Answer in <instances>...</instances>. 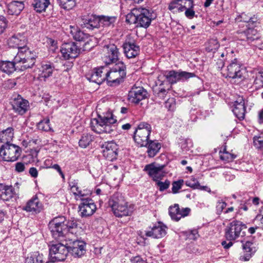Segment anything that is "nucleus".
Segmentation results:
<instances>
[{
  "instance_id": "393cba45",
  "label": "nucleus",
  "mask_w": 263,
  "mask_h": 263,
  "mask_svg": "<svg viewBox=\"0 0 263 263\" xmlns=\"http://www.w3.org/2000/svg\"><path fill=\"white\" fill-rule=\"evenodd\" d=\"M242 249L244 251V255L240 257V259L248 261L256 251V244L251 241H246L242 245Z\"/></svg>"
},
{
  "instance_id": "9d476101",
  "label": "nucleus",
  "mask_w": 263,
  "mask_h": 263,
  "mask_svg": "<svg viewBox=\"0 0 263 263\" xmlns=\"http://www.w3.org/2000/svg\"><path fill=\"white\" fill-rule=\"evenodd\" d=\"M70 32L74 40L79 42H84V47L85 49H89L93 47V45L90 44L93 38L80 30L78 27L70 26Z\"/></svg>"
},
{
  "instance_id": "20e7f679",
  "label": "nucleus",
  "mask_w": 263,
  "mask_h": 263,
  "mask_svg": "<svg viewBox=\"0 0 263 263\" xmlns=\"http://www.w3.org/2000/svg\"><path fill=\"white\" fill-rule=\"evenodd\" d=\"M35 53L25 47L21 48L14 57V61L18 69L24 70L32 67L35 63Z\"/></svg>"
},
{
  "instance_id": "58836bf2",
  "label": "nucleus",
  "mask_w": 263,
  "mask_h": 263,
  "mask_svg": "<svg viewBox=\"0 0 263 263\" xmlns=\"http://www.w3.org/2000/svg\"><path fill=\"white\" fill-rule=\"evenodd\" d=\"M185 184L186 186L193 189L206 190V189L208 188L206 186L200 185L197 179L193 176H191L190 179L186 180Z\"/></svg>"
},
{
  "instance_id": "e2e57ef3",
  "label": "nucleus",
  "mask_w": 263,
  "mask_h": 263,
  "mask_svg": "<svg viewBox=\"0 0 263 263\" xmlns=\"http://www.w3.org/2000/svg\"><path fill=\"white\" fill-rule=\"evenodd\" d=\"M7 27V21L6 18L4 16L0 15V34L4 32Z\"/></svg>"
},
{
  "instance_id": "4c0bfd02",
  "label": "nucleus",
  "mask_w": 263,
  "mask_h": 263,
  "mask_svg": "<svg viewBox=\"0 0 263 263\" xmlns=\"http://www.w3.org/2000/svg\"><path fill=\"white\" fill-rule=\"evenodd\" d=\"M43 256L38 252H34L26 258L25 263H43Z\"/></svg>"
},
{
  "instance_id": "1a4fd4ad",
  "label": "nucleus",
  "mask_w": 263,
  "mask_h": 263,
  "mask_svg": "<svg viewBox=\"0 0 263 263\" xmlns=\"http://www.w3.org/2000/svg\"><path fill=\"white\" fill-rule=\"evenodd\" d=\"M69 250L65 245L61 243L52 244L49 248V256L51 261H63L65 260Z\"/></svg>"
},
{
  "instance_id": "5701e85b",
  "label": "nucleus",
  "mask_w": 263,
  "mask_h": 263,
  "mask_svg": "<svg viewBox=\"0 0 263 263\" xmlns=\"http://www.w3.org/2000/svg\"><path fill=\"white\" fill-rule=\"evenodd\" d=\"M232 111L234 115L239 120L245 118L246 113V107L245 101L242 97H239L235 101Z\"/></svg>"
},
{
  "instance_id": "2f4dec72",
  "label": "nucleus",
  "mask_w": 263,
  "mask_h": 263,
  "mask_svg": "<svg viewBox=\"0 0 263 263\" xmlns=\"http://www.w3.org/2000/svg\"><path fill=\"white\" fill-rule=\"evenodd\" d=\"M147 153L149 157H154L159 151L161 144L157 140H149Z\"/></svg>"
},
{
  "instance_id": "423d86ee",
  "label": "nucleus",
  "mask_w": 263,
  "mask_h": 263,
  "mask_svg": "<svg viewBox=\"0 0 263 263\" xmlns=\"http://www.w3.org/2000/svg\"><path fill=\"white\" fill-rule=\"evenodd\" d=\"M246 228V226L241 221L236 220H234L230 222L226 228L225 237L228 240H235L245 235L243 230Z\"/></svg>"
},
{
  "instance_id": "774afa93",
  "label": "nucleus",
  "mask_w": 263,
  "mask_h": 263,
  "mask_svg": "<svg viewBox=\"0 0 263 263\" xmlns=\"http://www.w3.org/2000/svg\"><path fill=\"white\" fill-rule=\"evenodd\" d=\"M131 263H145L144 260L139 256L132 257L130 259Z\"/></svg>"
},
{
  "instance_id": "a19ab883",
  "label": "nucleus",
  "mask_w": 263,
  "mask_h": 263,
  "mask_svg": "<svg viewBox=\"0 0 263 263\" xmlns=\"http://www.w3.org/2000/svg\"><path fill=\"white\" fill-rule=\"evenodd\" d=\"M61 8L69 10L76 6V0H57Z\"/></svg>"
},
{
  "instance_id": "3c124183",
  "label": "nucleus",
  "mask_w": 263,
  "mask_h": 263,
  "mask_svg": "<svg viewBox=\"0 0 263 263\" xmlns=\"http://www.w3.org/2000/svg\"><path fill=\"white\" fill-rule=\"evenodd\" d=\"M49 123V119H45L39 123L37 125V127L40 130H42L46 132L49 131L51 129Z\"/></svg>"
},
{
  "instance_id": "13d9d810",
  "label": "nucleus",
  "mask_w": 263,
  "mask_h": 263,
  "mask_svg": "<svg viewBox=\"0 0 263 263\" xmlns=\"http://www.w3.org/2000/svg\"><path fill=\"white\" fill-rule=\"evenodd\" d=\"M179 2L183 11L187 8L194 7L193 2L192 0H179Z\"/></svg>"
},
{
  "instance_id": "f8f14e48",
  "label": "nucleus",
  "mask_w": 263,
  "mask_h": 263,
  "mask_svg": "<svg viewBox=\"0 0 263 263\" xmlns=\"http://www.w3.org/2000/svg\"><path fill=\"white\" fill-rule=\"evenodd\" d=\"M164 167L163 165L152 163L146 165L144 171L147 172L154 181L156 182L158 180H161L164 177Z\"/></svg>"
},
{
  "instance_id": "72a5a7b5",
  "label": "nucleus",
  "mask_w": 263,
  "mask_h": 263,
  "mask_svg": "<svg viewBox=\"0 0 263 263\" xmlns=\"http://www.w3.org/2000/svg\"><path fill=\"white\" fill-rule=\"evenodd\" d=\"M21 36H20V37L16 35L12 36L8 41L9 46L12 48H17L18 50L21 48L25 47V41L21 39Z\"/></svg>"
},
{
  "instance_id": "052dcab7",
  "label": "nucleus",
  "mask_w": 263,
  "mask_h": 263,
  "mask_svg": "<svg viewBox=\"0 0 263 263\" xmlns=\"http://www.w3.org/2000/svg\"><path fill=\"white\" fill-rule=\"evenodd\" d=\"M165 107L169 110H174L176 107V103L174 98H170L165 102Z\"/></svg>"
},
{
  "instance_id": "49530a36",
  "label": "nucleus",
  "mask_w": 263,
  "mask_h": 263,
  "mask_svg": "<svg viewBox=\"0 0 263 263\" xmlns=\"http://www.w3.org/2000/svg\"><path fill=\"white\" fill-rule=\"evenodd\" d=\"M168 9L174 13L183 11L179 0H176L171 3L169 5Z\"/></svg>"
},
{
  "instance_id": "c9c22d12",
  "label": "nucleus",
  "mask_w": 263,
  "mask_h": 263,
  "mask_svg": "<svg viewBox=\"0 0 263 263\" xmlns=\"http://www.w3.org/2000/svg\"><path fill=\"white\" fill-rule=\"evenodd\" d=\"M50 4L49 0H34L32 5L37 12L45 11Z\"/></svg>"
},
{
  "instance_id": "7c9ffc66",
  "label": "nucleus",
  "mask_w": 263,
  "mask_h": 263,
  "mask_svg": "<svg viewBox=\"0 0 263 263\" xmlns=\"http://www.w3.org/2000/svg\"><path fill=\"white\" fill-rule=\"evenodd\" d=\"M18 69L16 63L13 60V62L3 61L0 63V71L10 74Z\"/></svg>"
},
{
  "instance_id": "2eb2a0df",
  "label": "nucleus",
  "mask_w": 263,
  "mask_h": 263,
  "mask_svg": "<svg viewBox=\"0 0 263 263\" xmlns=\"http://www.w3.org/2000/svg\"><path fill=\"white\" fill-rule=\"evenodd\" d=\"M117 122V120L114 118V116L111 112H107L106 115L102 116V125L101 129H98L99 134L110 133L114 130L115 126L114 125Z\"/></svg>"
},
{
  "instance_id": "ea45409f",
  "label": "nucleus",
  "mask_w": 263,
  "mask_h": 263,
  "mask_svg": "<svg viewBox=\"0 0 263 263\" xmlns=\"http://www.w3.org/2000/svg\"><path fill=\"white\" fill-rule=\"evenodd\" d=\"M103 51L109 52V54H112V59H118L119 51L117 47L114 44H109L104 46Z\"/></svg>"
},
{
  "instance_id": "473e14b6",
  "label": "nucleus",
  "mask_w": 263,
  "mask_h": 263,
  "mask_svg": "<svg viewBox=\"0 0 263 263\" xmlns=\"http://www.w3.org/2000/svg\"><path fill=\"white\" fill-rule=\"evenodd\" d=\"M84 25L85 27L91 30L99 28L100 27V18L91 15L84 20Z\"/></svg>"
},
{
  "instance_id": "a18cd8bd",
  "label": "nucleus",
  "mask_w": 263,
  "mask_h": 263,
  "mask_svg": "<svg viewBox=\"0 0 263 263\" xmlns=\"http://www.w3.org/2000/svg\"><path fill=\"white\" fill-rule=\"evenodd\" d=\"M92 141V137L91 135L88 134H83L79 140V145L83 148H86Z\"/></svg>"
},
{
  "instance_id": "f03ea898",
  "label": "nucleus",
  "mask_w": 263,
  "mask_h": 263,
  "mask_svg": "<svg viewBox=\"0 0 263 263\" xmlns=\"http://www.w3.org/2000/svg\"><path fill=\"white\" fill-rule=\"evenodd\" d=\"M108 204L115 215L118 217L130 216L134 210V205L129 204L122 194L119 193L112 195Z\"/></svg>"
},
{
  "instance_id": "0eeeda50",
  "label": "nucleus",
  "mask_w": 263,
  "mask_h": 263,
  "mask_svg": "<svg viewBox=\"0 0 263 263\" xmlns=\"http://www.w3.org/2000/svg\"><path fill=\"white\" fill-rule=\"evenodd\" d=\"M65 217L60 216L54 218L48 224L49 229L53 237L55 239L60 240L66 235V228L65 226Z\"/></svg>"
},
{
  "instance_id": "6e6552de",
  "label": "nucleus",
  "mask_w": 263,
  "mask_h": 263,
  "mask_svg": "<svg viewBox=\"0 0 263 263\" xmlns=\"http://www.w3.org/2000/svg\"><path fill=\"white\" fill-rule=\"evenodd\" d=\"M22 153L21 148L14 144H3L0 147V157L4 161H15Z\"/></svg>"
},
{
  "instance_id": "9b49d317",
  "label": "nucleus",
  "mask_w": 263,
  "mask_h": 263,
  "mask_svg": "<svg viewBox=\"0 0 263 263\" xmlns=\"http://www.w3.org/2000/svg\"><path fill=\"white\" fill-rule=\"evenodd\" d=\"M147 95V90L143 87L134 86L128 92V100L132 103L138 104L140 101L145 99Z\"/></svg>"
},
{
  "instance_id": "cd10ccee",
  "label": "nucleus",
  "mask_w": 263,
  "mask_h": 263,
  "mask_svg": "<svg viewBox=\"0 0 263 263\" xmlns=\"http://www.w3.org/2000/svg\"><path fill=\"white\" fill-rule=\"evenodd\" d=\"M24 8L23 1H14L7 5V13L10 15H18Z\"/></svg>"
},
{
  "instance_id": "864d4df0",
  "label": "nucleus",
  "mask_w": 263,
  "mask_h": 263,
  "mask_svg": "<svg viewBox=\"0 0 263 263\" xmlns=\"http://www.w3.org/2000/svg\"><path fill=\"white\" fill-rule=\"evenodd\" d=\"M253 144L257 148H263V134L254 137Z\"/></svg>"
},
{
  "instance_id": "603ef678",
  "label": "nucleus",
  "mask_w": 263,
  "mask_h": 263,
  "mask_svg": "<svg viewBox=\"0 0 263 263\" xmlns=\"http://www.w3.org/2000/svg\"><path fill=\"white\" fill-rule=\"evenodd\" d=\"M156 182V185L158 187L160 192H163L167 189L170 185V181L168 180H165V181H161V180H158Z\"/></svg>"
},
{
  "instance_id": "dca6fc26",
  "label": "nucleus",
  "mask_w": 263,
  "mask_h": 263,
  "mask_svg": "<svg viewBox=\"0 0 263 263\" xmlns=\"http://www.w3.org/2000/svg\"><path fill=\"white\" fill-rule=\"evenodd\" d=\"M79 209L80 215L84 217L91 216L96 212L97 207L91 199H83Z\"/></svg>"
},
{
  "instance_id": "69168bd1",
  "label": "nucleus",
  "mask_w": 263,
  "mask_h": 263,
  "mask_svg": "<svg viewBox=\"0 0 263 263\" xmlns=\"http://www.w3.org/2000/svg\"><path fill=\"white\" fill-rule=\"evenodd\" d=\"M22 145L27 147L29 146H32L33 144H36L37 143V140H33V139H27L24 140L22 142Z\"/></svg>"
},
{
  "instance_id": "4be33fe9",
  "label": "nucleus",
  "mask_w": 263,
  "mask_h": 263,
  "mask_svg": "<svg viewBox=\"0 0 263 263\" xmlns=\"http://www.w3.org/2000/svg\"><path fill=\"white\" fill-rule=\"evenodd\" d=\"M54 70L53 64L50 62H43L39 68L38 79L41 81H45L47 78L51 77Z\"/></svg>"
},
{
  "instance_id": "de8ad7c7",
  "label": "nucleus",
  "mask_w": 263,
  "mask_h": 263,
  "mask_svg": "<svg viewBox=\"0 0 263 263\" xmlns=\"http://www.w3.org/2000/svg\"><path fill=\"white\" fill-rule=\"evenodd\" d=\"M100 18V26L109 27L112 25L115 21L114 17L102 16Z\"/></svg>"
},
{
  "instance_id": "4468645a",
  "label": "nucleus",
  "mask_w": 263,
  "mask_h": 263,
  "mask_svg": "<svg viewBox=\"0 0 263 263\" xmlns=\"http://www.w3.org/2000/svg\"><path fill=\"white\" fill-rule=\"evenodd\" d=\"M167 227L161 222L155 223L149 230L145 231V235L155 239L164 237L167 233Z\"/></svg>"
},
{
  "instance_id": "f3484780",
  "label": "nucleus",
  "mask_w": 263,
  "mask_h": 263,
  "mask_svg": "<svg viewBox=\"0 0 263 263\" xmlns=\"http://www.w3.org/2000/svg\"><path fill=\"white\" fill-rule=\"evenodd\" d=\"M124 53L129 59L135 58L140 52V47L134 40L127 38L123 44Z\"/></svg>"
},
{
  "instance_id": "ddd939ff",
  "label": "nucleus",
  "mask_w": 263,
  "mask_h": 263,
  "mask_svg": "<svg viewBox=\"0 0 263 263\" xmlns=\"http://www.w3.org/2000/svg\"><path fill=\"white\" fill-rule=\"evenodd\" d=\"M79 48L74 42H70L62 44L61 52L65 60L77 58L80 52Z\"/></svg>"
},
{
  "instance_id": "b1692460",
  "label": "nucleus",
  "mask_w": 263,
  "mask_h": 263,
  "mask_svg": "<svg viewBox=\"0 0 263 263\" xmlns=\"http://www.w3.org/2000/svg\"><path fill=\"white\" fill-rule=\"evenodd\" d=\"M12 106L15 112L20 115H23L28 110L29 102L27 100L18 96L17 98L14 100Z\"/></svg>"
},
{
  "instance_id": "bf43d9fd",
  "label": "nucleus",
  "mask_w": 263,
  "mask_h": 263,
  "mask_svg": "<svg viewBox=\"0 0 263 263\" xmlns=\"http://www.w3.org/2000/svg\"><path fill=\"white\" fill-rule=\"evenodd\" d=\"M104 55L103 57V60L106 64L108 65L115 63L118 60V59H112V54H109V52L104 51Z\"/></svg>"
},
{
  "instance_id": "c85d7f7f",
  "label": "nucleus",
  "mask_w": 263,
  "mask_h": 263,
  "mask_svg": "<svg viewBox=\"0 0 263 263\" xmlns=\"http://www.w3.org/2000/svg\"><path fill=\"white\" fill-rule=\"evenodd\" d=\"M227 76L229 78L235 79L240 78L241 77V72L240 70V66L236 62V60H234L228 66Z\"/></svg>"
},
{
  "instance_id": "680f3d73",
  "label": "nucleus",
  "mask_w": 263,
  "mask_h": 263,
  "mask_svg": "<svg viewBox=\"0 0 263 263\" xmlns=\"http://www.w3.org/2000/svg\"><path fill=\"white\" fill-rule=\"evenodd\" d=\"M90 194L89 191H86L85 193V191H82V190H80L78 193H77V195L75 196V198L77 200L80 199L82 201V199H89L88 197H85L87 195H89Z\"/></svg>"
},
{
  "instance_id": "c756f323",
  "label": "nucleus",
  "mask_w": 263,
  "mask_h": 263,
  "mask_svg": "<svg viewBox=\"0 0 263 263\" xmlns=\"http://www.w3.org/2000/svg\"><path fill=\"white\" fill-rule=\"evenodd\" d=\"M14 136L13 128L8 127L0 132V142L4 144H9Z\"/></svg>"
},
{
  "instance_id": "5fc2aeb1",
  "label": "nucleus",
  "mask_w": 263,
  "mask_h": 263,
  "mask_svg": "<svg viewBox=\"0 0 263 263\" xmlns=\"http://www.w3.org/2000/svg\"><path fill=\"white\" fill-rule=\"evenodd\" d=\"M179 81L187 80L190 78L196 77V74L193 72H189L179 70Z\"/></svg>"
},
{
  "instance_id": "7ed1b4c3",
  "label": "nucleus",
  "mask_w": 263,
  "mask_h": 263,
  "mask_svg": "<svg viewBox=\"0 0 263 263\" xmlns=\"http://www.w3.org/2000/svg\"><path fill=\"white\" fill-rule=\"evenodd\" d=\"M126 66L122 62H118L110 70L107 67L106 80L108 85L116 86L121 83L126 77Z\"/></svg>"
},
{
  "instance_id": "a878e982",
  "label": "nucleus",
  "mask_w": 263,
  "mask_h": 263,
  "mask_svg": "<svg viewBox=\"0 0 263 263\" xmlns=\"http://www.w3.org/2000/svg\"><path fill=\"white\" fill-rule=\"evenodd\" d=\"M15 194L14 187L12 185L0 184V198L4 201H9Z\"/></svg>"
},
{
  "instance_id": "0e129e2a",
  "label": "nucleus",
  "mask_w": 263,
  "mask_h": 263,
  "mask_svg": "<svg viewBox=\"0 0 263 263\" xmlns=\"http://www.w3.org/2000/svg\"><path fill=\"white\" fill-rule=\"evenodd\" d=\"M26 163L21 162H17L15 164V171L18 173H21L25 171Z\"/></svg>"
},
{
  "instance_id": "f257e3e1",
  "label": "nucleus",
  "mask_w": 263,
  "mask_h": 263,
  "mask_svg": "<svg viewBox=\"0 0 263 263\" xmlns=\"http://www.w3.org/2000/svg\"><path fill=\"white\" fill-rule=\"evenodd\" d=\"M155 18L153 11L144 8H136L126 17V21L130 24H135L137 27L147 28L151 22Z\"/></svg>"
},
{
  "instance_id": "aec40b11",
  "label": "nucleus",
  "mask_w": 263,
  "mask_h": 263,
  "mask_svg": "<svg viewBox=\"0 0 263 263\" xmlns=\"http://www.w3.org/2000/svg\"><path fill=\"white\" fill-rule=\"evenodd\" d=\"M102 148L103 156L108 160L112 161L117 159L118 145L114 142L105 143Z\"/></svg>"
},
{
  "instance_id": "37998d69",
  "label": "nucleus",
  "mask_w": 263,
  "mask_h": 263,
  "mask_svg": "<svg viewBox=\"0 0 263 263\" xmlns=\"http://www.w3.org/2000/svg\"><path fill=\"white\" fill-rule=\"evenodd\" d=\"M102 116H99L98 119H92L90 122V127L95 132L99 134L98 129H101L102 124Z\"/></svg>"
},
{
  "instance_id": "79ce46f5",
  "label": "nucleus",
  "mask_w": 263,
  "mask_h": 263,
  "mask_svg": "<svg viewBox=\"0 0 263 263\" xmlns=\"http://www.w3.org/2000/svg\"><path fill=\"white\" fill-rule=\"evenodd\" d=\"M64 223L66 225V234L68 233L74 234L76 233V229L78 227L77 222L74 220H67L65 218Z\"/></svg>"
},
{
  "instance_id": "e433bc0d",
  "label": "nucleus",
  "mask_w": 263,
  "mask_h": 263,
  "mask_svg": "<svg viewBox=\"0 0 263 263\" xmlns=\"http://www.w3.org/2000/svg\"><path fill=\"white\" fill-rule=\"evenodd\" d=\"M164 77L171 84H175L179 81V71L170 70L166 72Z\"/></svg>"
},
{
  "instance_id": "39448f33",
  "label": "nucleus",
  "mask_w": 263,
  "mask_h": 263,
  "mask_svg": "<svg viewBox=\"0 0 263 263\" xmlns=\"http://www.w3.org/2000/svg\"><path fill=\"white\" fill-rule=\"evenodd\" d=\"M151 132V124L144 122L140 123L134 132V141L139 147L147 146Z\"/></svg>"
},
{
  "instance_id": "6ab92c4d",
  "label": "nucleus",
  "mask_w": 263,
  "mask_h": 263,
  "mask_svg": "<svg viewBox=\"0 0 263 263\" xmlns=\"http://www.w3.org/2000/svg\"><path fill=\"white\" fill-rule=\"evenodd\" d=\"M169 215L172 220L178 221L181 218L189 215L191 210L189 208L180 209L179 204H175L169 208Z\"/></svg>"
},
{
  "instance_id": "338daca9",
  "label": "nucleus",
  "mask_w": 263,
  "mask_h": 263,
  "mask_svg": "<svg viewBox=\"0 0 263 263\" xmlns=\"http://www.w3.org/2000/svg\"><path fill=\"white\" fill-rule=\"evenodd\" d=\"M193 8H190L184 10L185 15L189 19H192L195 15V12L193 10Z\"/></svg>"
},
{
  "instance_id": "8fccbe9b",
  "label": "nucleus",
  "mask_w": 263,
  "mask_h": 263,
  "mask_svg": "<svg viewBox=\"0 0 263 263\" xmlns=\"http://www.w3.org/2000/svg\"><path fill=\"white\" fill-rule=\"evenodd\" d=\"M236 155L230 153L229 152L226 151H224L223 152H220V159L227 162L233 161L236 158Z\"/></svg>"
},
{
  "instance_id": "6e6d98bb",
  "label": "nucleus",
  "mask_w": 263,
  "mask_h": 263,
  "mask_svg": "<svg viewBox=\"0 0 263 263\" xmlns=\"http://www.w3.org/2000/svg\"><path fill=\"white\" fill-rule=\"evenodd\" d=\"M184 183V181L182 179H180L177 181L173 182L172 183V193L173 194H176L178 193L179 190L181 189Z\"/></svg>"
},
{
  "instance_id": "c03bdc74",
  "label": "nucleus",
  "mask_w": 263,
  "mask_h": 263,
  "mask_svg": "<svg viewBox=\"0 0 263 263\" xmlns=\"http://www.w3.org/2000/svg\"><path fill=\"white\" fill-rule=\"evenodd\" d=\"M245 34L246 35L247 40L248 42H252L259 38V35L257 33V30L254 29H248L245 32Z\"/></svg>"
},
{
  "instance_id": "f704fd0d",
  "label": "nucleus",
  "mask_w": 263,
  "mask_h": 263,
  "mask_svg": "<svg viewBox=\"0 0 263 263\" xmlns=\"http://www.w3.org/2000/svg\"><path fill=\"white\" fill-rule=\"evenodd\" d=\"M252 78L254 81L252 87L254 90H258L263 87V71L255 72Z\"/></svg>"
},
{
  "instance_id": "09e8293b",
  "label": "nucleus",
  "mask_w": 263,
  "mask_h": 263,
  "mask_svg": "<svg viewBox=\"0 0 263 263\" xmlns=\"http://www.w3.org/2000/svg\"><path fill=\"white\" fill-rule=\"evenodd\" d=\"M219 47V44L217 40L211 39L209 40L206 49L209 52H214L217 50Z\"/></svg>"
},
{
  "instance_id": "a211bd4d",
  "label": "nucleus",
  "mask_w": 263,
  "mask_h": 263,
  "mask_svg": "<svg viewBox=\"0 0 263 263\" xmlns=\"http://www.w3.org/2000/svg\"><path fill=\"white\" fill-rule=\"evenodd\" d=\"M23 210L32 213H39L43 209V205L36 195L29 200L22 208Z\"/></svg>"
},
{
  "instance_id": "bb28decb",
  "label": "nucleus",
  "mask_w": 263,
  "mask_h": 263,
  "mask_svg": "<svg viewBox=\"0 0 263 263\" xmlns=\"http://www.w3.org/2000/svg\"><path fill=\"white\" fill-rule=\"evenodd\" d=\"M85 243L82 241L77 240L73 242L70 247L71 253L74 257H80L85 253Z\"/></svg>"
},
{
  "instance_id": "412c9836",
  "label": "nucleus",
  "mask_w": 263,
  "mask_h": 263,
  "mask_svg": "<svg viewBox=\"0 0 263 263\" xmlns=\"http://www.w3.org/2000/svg\"><path fill=\"white\" fill-rule=\"evenodd\" d=\"M106 70L107 67L106 66H101L99 68H96L94 69L90 77L88 78V79L90 81L98 84H101L103 82L106 80Z\"/></svg>"
},
{
  "instance_id": "4d7b16f0",
  "label": "nucleus",
  "mask_w": 263,
  "mask_h": 263,
  "mask_svg": "<svg viewBox=\"0 0 263 263\" xmlns=\"http://www.w3.org/2000/svg\"><path fill=\"white\" fill-rule=\"evenodd\" d=\"M227 205V203L222 200L217 201L216 206L217 214L219 215L221 214L223 210L226 207Z\"/></svg>"
}]
</instances>
